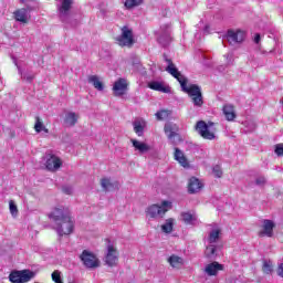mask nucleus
<instances>
[{
  "mask_svg": "<svg viewBox=\"0 0 283 283\" xmlns=\"http://www.w3.org/2000/svg\"><path fill=\"white\" fill-rule=\"evenodd\" d=\"M48 217L52 220L53 229L60 238H63V235H72V233H74V219L72 218L70 208L63 206L55 207Z\"/></svg>",
  "mask_w": 283,
  "mask_h": 283,
  "instance_id": "1",
  "label": "nucleus"
},
{
  "mask_svg": "<svg viewBox=\"0 0 283 283\" xmlns=\"http://www.w3.org/2000/svg\"><path fill=\"white\" fill-rule=\"evenodd\" d=\"M188 80L181 82V90L191 98L195 107H202L205 101L202 99V91L197 84L187 85Z\"/></svg>",
  "mask_w": 283,
  "mask_h": 283,
  "instance_id": "2",
  "label": "nucleus"
},
{
  "mask_svg": "<svg viewBox=\"0 0 283 283\" xmlns=\"http://www.w3.org/2000/svg\"><path fill=\"white\" fill-rule=\"evenodd\" d=\"M196 130L205 140H216V123L199 120L196 124Z\"/></svg>",
  "mask_w": 283,
  "mask_h": 283,
  "instance_id": "3",
  "label": "nucleus"
},
{
  "mask_svg": "<svg viewBox=\"0 0 283 283\" xmlns=\"http://www.w3.org/2000/svg\"><path fill=\"white\" fill-rule=\"evenodd\" d=\"M171 209V202L163 201L161 206L151 205L146 211L147 218H164L165 213Z\"/></svg>",
  "mask_w": 283,
  "mask_h": 283,
  "instance_id": "4",
  "label": "nucleus"
},
{
  "mask_svg": "<svg viewBox=\"0 0 283 283\" xmlns=\"http://www.w3.org/2000/svg\"><path fill=\"white\" fill-rule=\"evenodd\" d=\"M106 242H108V244L106 247V254H105L104 262L105 264H107V266H111V268L118 266V258L120 256V252H118V249H116V247L112 244L109 239H106Z\"/></svg>",
  "mask_w": 283,
  "mask_h": 283,
  "instance_id": "5",
  "label": "nucleus"
},
{
  "mask_svg": "<svg viewBox=\"0 0 283 283\" xmlns=\"http://www.w3.org/2000/svg\"><path fill=\"white\" fill-rule=\"evenodd\" d=\"M80 260L86 269H98V266H101V260H98L96 254L88 250L82 251Z\"/></svg>",
  "mask_w": 283,
  "mask_h": 283,
  "instance_id": "6",
  "label": "nucleus"
},
{
  "mask_svg": "<svg viewBox=\"0 0 283 283\" xmlns=\"http://www.w3.org/2000/svg\"><path fill=\"white\" fill-rule=\"evenodd\" d=\"M34 275V272L30 270L13 271L10 273L9 280L11 283H25L30 282Z\"/></svg>",
  "mask_w": 283,
  "mask_h": 283,
  "instance_id": "7",
  "label": "nucleus"
},
{
  "mask_svg": "<svg viewBox=\"0 0 283 283\" xmlns=\"http://www.w3.org/2000/svg\"><path fill=\"white\" fill-rule=\"evenodd\" d=\"M179 129L180 128L178 127V124H174L171 122L166 123L164 127V132L168 140H171L172 138H178V140H182V138H180V134H178Z\"/></svg>",
  "mask_w": 283,
  "mask_h": 283,
  "instance_id": "8",
  "label": "nucleus"
},
{
  "mask_svg": "<svg viewBox=\"0 0 283 283\" xmlns=\"http://www.w3.org/2000/svg\"><path fill=\"white\" fill-rule=\"evenodd\" d=\"M127 87H129L127 80L119 77L113 85L114 96H124L127 93Z\"/></svg>",
  "mask_w": 283,
  "mask_h": 283,
  "instance_id": "9",
  "label": "nucleus"
},
{
  "mask_svg": "<svg viewBox=\"0 0 283 283\" xmlns=\"http://www.w3.org/2000/svg\"><path fill=\"white\" fill-rule=\"evenodd\" d=\"M62 166L63 161H61V158L56 157V155H49V158L45 161L48 171H57Z\"/></svg>",
  "mask_w": 283,
  "mask_h": 283,
  "instance_id": "10",
  "label": "nucleus"
},
{
  "mask_svg": "<svg viewBox=\"0 0 283 283\" xmlns=\"http://www.w3.org/2000/svg\"><path fill=\"white\" fill-rule=\"evenodd\" d=\"M275 229V223L272 220H263V231L259 232V238H273V230Z\"/></svg>",
  "mask_w": 283,
  "mask_h": 283,
  "instance_id": "11",
  "label": "nucleus"
},
{
  "mask_svg": "<svg viewBox=\"0 0 283 283\" xmlns=\"http://www.w3.org/2000/svg\"><path fill=\"white\" fill-rule=\"evenodd\" d=\"M74 0H62L61 7L59 8L60 18L62 21H65V17L70 14V10H72V4Z\"/></svg>",
  "mask_w": 283,
  "mask_h": 283,
  "instance_id": "12",
  "label": "nucleus"
},
{
  "mask_svg": "<svg viewBox=\"0 0 283 283\" xmlns=\"http://www.w3.org/2000/svg\"><path fill=\"white\" fill-rule=\"evenodd\" d=\"M205 271H206L207 275H209L210 277L216 276V275H218L219 271H224V265L214 261L212 263H209L206 266Z\"/></svg>",
  "mask_w": 283,
  "mask_h": 283,
  "instance_id": "13",
  "label": "nucleus"
},
{
  "mask_svg": "<svg viewBox=\"0 0 283 283\" xmlns=\"http://www.w3.org/2000/svg\"><path fill=\"white\" fill-rule=\"evenodd\" d=\"M174 158L181 167H185V169L189 168V159H187V156H185V153H182L180 148H175Z\"/></svg>",
  "mask_w": 283,
  "mask_h": 283,
  "instance_id": "14",
  "label": "nucleus"
},
{
  "mask_svg": "<svg viewBox=\"0 0 283 283\" xmlns=\"http://www.w3.org/2000/svg\"><path fill=\"white\" fill-rule=\"evenodd\" d=\"M149 90H154V92H163V94H169L171 92V88L169 86L163 85L161 82H149L148 83Z\"/></svg>",
  "mask_w": 283,
  "mask_h": 283,
  "instance_id": "15",
  "label": "nucleus"
},
{
  "mask_svg": "<svg viewBox=\"0 0 283 283\" xmlns=\"http://www.w3.org/2000/svg\"><path fill=\"white\" fill-rule=\"evenodd\" d=\"M166 72L168 73V74H171V76H174V78H176L177 81H178V83H180V85H182V81H187V77H185L184 75H182V73H180L179 71H178V69L176 67V65H168L167 67H166Z\"/></svg>",
  "mask_w": 283,
  "mask_h": 283,
  "instance_id": "16",
  "label": "nucleus"
},
{
  "mask_svg": "<svg viewBox=\"0 0 283 283\" xmlns=\"http://www.w3.org/2000/svg\"><path fill=\"white\" fill-rule=\"evenodd\" d=\"M203 185L200 182V179L192 177L189 180L188 184V191L190 193H198V191H200V189H202Z\"/></svg>",
  "mask_w": 283,
  "mask_h": 283,
  "instance_id": "17",
  "label": "nucleus"
},
{
  "mask_svg": "<svg viewBox=\"0 0 283 283\" xmlns=\"http://www.w3.org/2000/svg\"><path fill=\"white\" fill-rule=\"evenodd\" d=\"M13 14L15 21L20 23H28L30 21V13L25 9L17 10Z\"/></svg>",
  "mask_w": 283,
  "mask_h": 283,
  "instance_id": "18",
  "label": "nucleus"
},
{
  "mask_svg": "<svg viewBox=\"0 0 283 283\" xmlns=\"http://www.w3.org/2000/svg\"><path fill=\"white\" fill-rule=\"evenodd\" d=\"M130 143H132L133 147L136 149V151H139V154H147V151H149V149H151V147H149V145H147L143 142H138V139H130Z\"/></svg>",
  "mask_w": 283,
  "mask_h": 283,
  "instance_id": "19",
  "label": "nucleus"
},
{
  "mask_svg": "<svg viewBox=\"0 0 283 283\" xmlns=\"http://www.w3.org/2000/svg\"><path fill=\"white\" fill-rule=\"evenodd\" d=\"M224 41H227L229 45H231L232 48H240V45L244 43V38L243 36H224L222 39V42L224 43Z\"/></svg>",
  "mask_w": 283,
  "mask_h": 283,
  "instance_id": "20",
  "label": "nucleus"
},
{
  "mask_svg": "<svg viewBox=\"0 0 283 283\" xmlns=\"http://www.w3.org/2000/svg\"><path fill=\"white\" fill-rule=\"evenodd\" d=\"M116 43L120 48H132L136 41H134V36H119L116 38Z\"/></svg>",
  "mask_w": 283,
  "mask_h": 283,
  "instance_id": "21",
  "label": "nucleus"
},
{
  "mask_svg": "<svg viewBox=\"0 0 283 283\" xmlns=\"http://www.w3.org/2000/svg\"><path fill=\"white\" fill-rule=\"evenodd\" d=\"M167 262L172 269H180L185 264V260L176 254H171Z\"/></svg>",
  "mask_w": 283,
  "mask_h": 283,
  "instance_id": "22",
  "label": "nucleus"
},
{
  "mask_svg": "<svg viewBox=\"0 0 283 283\" xmlns=\"http://www.w3.org/2000/svg\"><path fill=\"white\" fill-rule=\"evenodd\" d=\"M88 83H91V85H93V87L98 92H103V90H105V85L101 82L98 75L88 76Z\"/></svg>",
  "mask_w": 283,
  "mask_h": 283,
  "instance_id": "23",
  "label": "nucleus"
},
{
  "mask_svg": "<svg viewBox=\"0 0 283 283\" xmlns=\"http://www.w3.org/2000/svg\"><path fill=\"white\" fill-rule=\"evenodd\" d=\"M101 186L104 191H114V189H118V182L117 181L112 182L107 178L101 179Z\"/></svg>",
  "mask_w": 283,
  "mask_h": 283,
  "instance_id": "24",
  "label": "nucleus"
},
{
  "mask_svg": "<svg viewBox=\"0 0 283 283\" xmlns=\"http://www.w3.org/2000/svg\"><path fill=\"white\" fill-rule=\"evenodd\" d=\"M223 114L227 120H235V107L233 105H224Z\"/></svg>",
  "mask_w": 283,
  "mask_h": 283,
  "instance_id": "25",
  "label": "nucleus"
},
{
  "mask_svg": "<svg viewBox=\"0 0 283 283\" xmlns=\"http://www.w3.org/2000/svg\"><path fill=\"white\" fill-rule=\"evenodd\" d=\"M34 130L38 134H41V132H44V134H50V129H48L45 125H43V119H41V117L39 116H35Z\"/></svg>",
  "mask_w": 283,
  "mask_h": 283,
  "instance_id": "26",
  "label": "nucleus"
},
{
  "mask_svg": "<svg viewBox=\"0 0 283 283\" xmlns=\"http://www.w3.org/2000/svg\"><path fill=\"white\" fill-rule=\"evenodd\" d=\"M64 122L66 123V125H69V127H74V125L78 123V115H76V113L74 112H70L66 114Z\"/></svg>",
  "mask_w": 283,
  "mask_h": 283,
  "instance_id": "27",
  "label": "nucleus"
},
{
  "mask_svg": "<svg viewBox=\"0 0 283 283\" xmlns=\"http://www.w3.org/2000/svg\"><path fill=\"white\" fill-rule=\"evenodd\" d=\"M145 0H126L124 6L127 10H132L133 8H138V6H143Z\"/></svg>",
  "mask_w": 283,
  "mask_h": 283,
  "instance_id": "28",
  "label": "nucleus"
},
{
  "mask_svg": "<svg viewBox=\"0 0 283 283\" xmlns=\"http://www.w3.org/2000/svg\"><path fill=\"white\" fill-rule=\"evenodd\" d=\"M247 31L242 29H229L226 36H247Z\"/></svg>",
  "mask_w": 283,
  "mask_h": 283,
  "instance_id": "29",
  "label": "nucleus"
},
{
  "mask_svg": "<svg viewBox=\"0 0 283 283\" xmlns=\"http://www.w3.org/2000/svg\"><path fill=\"white\" fill-rule=\"evenodd\" d=\"M181 218L185 224H191L197 220L196 216H193L191 212H181Z\"/></svg>",
  "mask_w": 283,
  "mask_h": 283,
  "instance_id": "30",
  "label": "nucleus"
},
{
  "mask_svg": "<svg viewBox=\"0 0 283 283\" xmlns=\"http://www.w3.org/2000/svg\"><path fill=\"white\" fill-rule=\"evenodd\" d=\"M218 240H220V230L219 229L212 230L208 237L209 243L213 244L218 242Z\"/></svg>",
  "mask_w": 283,
  "mask_h": 283,
  "instance_id": "31",
  "label": "nucleus"
},
{
  "mask_svg": "<svg viewBox=\"0 0 283 283\" xmlns=\"http://www.w3.org/2000/svg\"><path fill=\"white\" fill-rule=\"evenodd\" d=\"M164 233H171L174 231V219H167L166 223L161 226Z\"/></svg>",
  "mask_w": 283,
  "mask_h": 283,
  "instance_id": "32",
  "label": "nucleus"
},
{
  "mask_svg": "<svg viewBox=\"0 0 283 283\" xmlns=\"http://www.w3.org/2000/svg\"><path fill=\"white\" fill-rule=\"evenodd\" d=\"M263 273L266 275H270V273H273V263L271 261H264L262 266Z\"/></svg>",
  "mask_w": 283,
  "mask_h": 283,
  "instance_id": "33",
  "label": "nucleus"
},
{
  "mask_svg": "<svg viewBox=\"0 0 283 283\" xmlns=\"http://www.w3.org/2000/svg\"><path fill=\"white\" fill-rule=\"evenodd\" d=\"M157 41H158V43H160V45H163V48H168V45L171 43V41H174V38L159 36Z\"/></svg>",
  "mask_w": 283,
  "mask_h": 283,
  "instance_id": "34",
  "label": "nucleus"
},
{
  "mask_svg": "<svg viewBox=\"0 0 283 283\" xmlns=\"http://www.w3.org/2000/svg\"><path fill=\"white\" fill-rule=\"evenodd\" d=\"M134 132L137 134V136H143L145 132V126L140 122H135L134 123Z\"/></svg>",
  "mask_w": 283,
  "mask_h": 283,
  "instance_id": "35",
  "label": "nucleus"
},
{
  "mask_svg": "<svg viewBox=\"0 0 283 283\" xmlns=\"http://www.w3.org/2000/svg\"><path fill=\"white\" fill-rule=\"evenodd\" d=\"M9 210L13 218H17V216H19V208L17 207V203H14V201L12 200L9 201Z\"/></svg>",
  "mask_w": 283,
  "mask_h": 283,
  "instance_id": "36",
  "label": "nucleus"
},
{
  "mask_svg": "<svg viewBox=\"0 0 283 283\" xmlns=\"http://www.w3.org/2000/svg\"><path fill=\"white\" fill-rule=\"evenodd\" d=\"M155 116L157 120H165V118H169V111H165V109L158 111L155 114Z\"/></svg>",
  "mask_w": 283,
  "mask_h": 283,
  "instance_id": "37",
  "label": "nucleus"
},
{
  "mask_svg": "<svg viewBox=\"0 0 283 283\" xmlns=\"http://www.w3.org/2000/svg\"><path fill=\"white\" fill-rule=\"evenodd\" d=\"M51 280L54 283H63V279H61V271L59 270L53 271L51 274Z\"/></svg>",
  "mask_w": 283,
  "mask_h": 283,
  "instance_id": "38",
  "label": "nucleus"
},
{
  "mask_svg": "<svg viewBox=\"0 0 283 283\" xmlns=\"http://www.w3.org/2000/svg\"><path fill=\"white\" fill-rule=\"evenodd\" d=\"M212 172L216 176V178H222V168L220 165H217L212 168Z\"/></svg>",
  "mask_w": 283,
  "mask_h": 283,
  "instance_id": "39",
  "label": "nucleus"
},
{
  "mask_svg": "<svg viewBox=\"0 0 283 283\" xmlns=\"http://www.w3.org/2000/svg\"><path fill=\"white\" fill-rule=\"evenodd\" d=\"M122 36H134V31L129 27H124L122 29Z\"/></svg>",
  "mask_w": 283,
  "mask_h": 283,
  "instance_id": "40",
  "label": "nucleus"
},
{
  "mask_svg": "<svg viewBox=\"0 0 283 283\" xmlns=\"http://www.w3.org/2000/svg\"><path fill=\"white\" fill-rule=\"evenodd\" d=\"M274 154H276V156H283V144L282 143L275 145Z\"/></svg>",
  "mask_w": 283,
  "mask_h": 283,
  "instance_id": "41",
  "label": "nucleus"
},
{
  "mask_svg": "<svg viewBox=\"0 0 283 283\" xmlns=\"http://www.w3.org/2000/svg\"><path fill=\"white\" fill-rule=\"evenodd\" d=\"M209 253H206V258H211V255H216V245H210L206 248Z\"/></svg>",
  "mask_w": 283,
  "mask_h": 283,
  "instance_id": "42",
  "label": "nucleus"
},
{
  "mask_svg": "<svg viewBox=\"0 0 283 283\" xmlns=\"http://www.w3.org/2000/svg\"><path fill=\"white\" fill-rule=\"evenodd\" d=\"M255 182H256V185H266V178L258 177Z\"/></svg>",
  "mask_w": 283,
  "mask_h": 283,
  "instance_id": "43",
  "label": "nucleus"
},
{
  "mask_svg": "<svg viewBox=\"0 0 283 283\" xmlns=\"http://www.w3.org/2000/svg\"><path fill=\"white\" fill-rule=\"evenodd\" d=\"M203 34H213V32H211V27H209V24L205 27Z\"/></svg>",
  "mask_w": 283,
  "mask_h": 283,
  "instance_id": "44",
  "label": "nucleus"
},
{
  "mask_svg": "<svg viewBox=\"0 0 283 283\" xmlns=\"http://www.w3.org/2000/svg\"><path fill=\"white\" fill-rule=\"evenodd\" d=\"M277 275H279L280 277H283V263H281V264L279 265V268H277Z\"/></svg>",
  "mask_w": 283,
  "mask_h": 283,
  "instance_id": "45",
  "label": "nucleus"
},
{
  "mask_svg": "<svg viewBox=\"0 0 283 283\" xmlns=\"http://www.w3.org/2000/svg\"><path fill=\"white\" fill-rule=\"evenodd\" d=\"M161 30H164V34H169V30H170L169 24L161 27Z\"/></svg>",
  "mask_w": 283,
  "mask_h": 283,
  "instance_id": "46",
  "label": "nucleus"
},
{
  "mask_svg": "<svg viewBox=\"0 0 283 283\" xmlns=\"http://www.w3.org/2000/svg\"><path fill=\"white\" fill-rule=\"evenodd\" d=\"M63 192L66 193L67 196L72 195V188L70 187H64Z\"/></svg>",
  "mask_w": 283,
  "mask_h": 283,
  "instance_id": "47",
  "label": "nucleus"
},
{
  "mask_svg": "<svg viewBox=\"0 0 283 283\" xmlns=\"http://www.w3.org/2000/svg\"><path fill=\"white\" fill-rule=\"evenodd\" d=\"M260 41H262V38L261 36H254V40H253V42L254 43H260Z\"/></svg>",
  "mask_w": 283,
  "mask_h": 283,
  "instance_id": "48",
  "label": "nucleus"
},
{
  "mask_svg": "<svg viewBox=\"0 0 283 283\" xmlns=\"http://www.w3.org/2000/svg\"><path fill=\"white\" fill-rule=\"evenodd\" d=\"M165 61H166V63H168V65L174 66V62L171 61V59L166 57Z\"/></svg>",
  "mask_w": 283,
  "mask_h": 283,
  "instance_id": "49",
  "label": "nucleus"
},
{
  "mask_svg": "<svg viewBox=\"0 0 283 283\" xmlns=\"http://www.w3.org/2000/svg\"><path fill=\"white\" fill-rule=\"evenodd\" d=\"M255 36H260V33H256Z\"/></svg>",
  "mask_w": 283,
  "mask_h": 283,
  "instance_id": "50",
  "label": "nucleus"
},
{
  "mask_svg": "<svg viewBox=\"0 0 283 283\" xmlns=\"http://www.w3.org/2000/svg\"><path fill=\"white\" fill-rule=\"evenodd\" d=\"M20 1H25V0H20Z\"/></svg>",
  "mask_w": 283,
  "mask_h": 283,
  "instance_id": "51",
  "label": "nucleus"
}]
</instances>
